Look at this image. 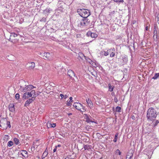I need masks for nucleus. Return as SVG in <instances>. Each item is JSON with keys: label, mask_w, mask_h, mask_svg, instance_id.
I'll return each mask as SVG.
<instances>
[{"label": "nucleus", "mask_w": 159, "mask_h": 159, "mask_svg": "<svg viewBox=\"0 0 159 159\" xmlns=\"http://www.w3.org/2000/svg\"><path fill=\"white\" fill-rule=\"evenodd\" d=\"M125 61L126 62V61H127V59L125 58Z\"/></svg>", "instance_id": "nucleus-49"}, {"label": "nucleus", "mask_w": 159, "mask_h": 159, "mask_svg": "<svg viewBox=\"0 0 159 159\" xmlns=\"http://www.w3.org/2000/svg\"><path fill=\"white\" fill-rule=\"evenodd\" d=\"M112 49V51H113L111 52L110 54V57H114L115 55V50L114 48H113Z\"/></svg>", "instance_id": "nucleus-19"}, {"label": "nucleus", "mask_w": 159, "mask_h": 159, "mask_svg": "<svg viewBox=\"0 0 159 159\" xmlns=\"http://www.w3.org/2000/svg\"><path fill=\"white\" fill-rule=\"evenodd\" d=\"M145 29L146 30H148V26H146L145 28Z\"/></svg>", "instance_id": "nucleus-45"}, {"label": "nucleus", "mask_w": 159, "mask_h": 159, "mask_svg": "<svg viewBox=\"0 0 159 159\" xmlns=\"http://www.w3.org/2000/svg\"><path fill=\"white\" fill-rule=\"evenodd\" d=\"M115 2H116L121 3L124 2V0H113Z\"/></svg>", "instance_id": "nucleus-32"}, {"label": "nucleus", "mask_w": 159, "mask_h": 159, "mask_svg": "<svg viewBox=\"0 0 159 159\" xmlns=\"http://www.w3.org/2000/svg\"><path fill=\"white\" fill-rule=\"evenodd\" d=\"M157 22H158V23L159 24V20H157Z\"/></svg>", "instance_id": "nucleus-48"}, {"label": "nucleus", "mask_w": 159, "mask_h": 159, "mask_svg": "<svg viewBox=\"0 0 159 159\" xmlns=\"http://www.w3.org/2000/svg\"><path fill=\"white\" fill-rule=\"evenodd\" d=\"M18 85L20 87L19 90L22 92H26L30 91L33 88H36L32 85H27L26 83L24 80H20L18 84Z\"/></svg>", "instance_id": "nucleus-1"}, {"label": "nucleus", "mask_w": 159, "mask_h": 159, "mask_svg": "<svg viewBox=\"0 0 159 159\" xmlns=\"http://www.w3.org/2000/svg\"><path fill=\"white\" fill-rule=\"evenodd\" d=\"M159 123V121L158 120H157L156 121V122H155V126L157 125Z\"/></svg>", "instance_id": "nucleus-41"}, {"label": "nucleus", "mask_w": 159, "mask_h": 159, "mask_svg": "<svg viewBox=\"0 0 159 159\" xmlns=\"http://www.w3.org/2000/svg\"><path fill=\"white\" fill-rule=\"evenodd\" d=\"M13 141L16 145H18L20 143L19 139L16 138L13 139Z\"/></svg>", "instance_id": "nucleus-17"}, {"label": "nucleus", "mask_w": 159, "mask_h": 159, "mask_svg": "<svg viewBox=\"0 0 159 159\" xmlns=\"http://www.w3.org/2000/svg\"><path fill=\"white\" fill-rule=\"evenodd\" d=\"M86 121L88 123L90 122H93V119L91 118V117H89L88 116L86 118Z\"/></svg>", "instance_id": "nucleus-15"}, {"label": "nucleus", "mask_w": 159, "mask_h": 159, "mask_svg": "<svg viewBox=\"0 0 159 159\" xmlns=\"http://www.w3.org/2000/svg\"><path fill=\"white\" fill-rule=\"evenodd\" d=\"M91 34H92V32H91L90 31L88 32L87 33V35L88 36H91Z\"/></svg>", "instance_id": "nucleus-39"}, {"label": "nucleus", "mask_w": 159, "mask_h": 159, "mask_svg": "<svg viewBox=\"0 0 159 159\" xmlns=\"http://www.w3.org/2000/svg\"><path fill=\"white\" fill-rule=\"evenodd\" d=\"M0 125L1 127V125L0 124Z\"/></svg>", "instance_id": "nucleus-53"}, {"label": "nucleus", "mask_w": 159, "mask_h": 159, "mask_svg": "<svg viewBox=\"0 0 159 159\" xmlns=\"http://www.w3.org/2000/svg\"><path fill=\"white\" fill-rule=\"evenodd\" d=\"M104 55L105 56H107L109 54V52L108 50L107 51L105 52V51H104Z\"/></svg>", "instance_id": "nucleus-35"}, {"label": "nucleus", "mask_w": 159, "mask_h": 159, "mask_svg": "<svg viewBox=\"0 0 159 159\" xmlns=\"http://www.w3.org/2000/svg\"><path fill=\"white\" fill-rule=\"evenodd\" d=\"M90 23V20L87 18H83L79 20L78 26L83 28L89 25Z\"/></svg>", "instance_id": "nucleus-4"}, {"label": "nucleus", "mask_w": 159, "mask_h": 159, "mask_svg": "<svg viewBox=\"0 0 159 159\" xmlns=\"http://www.w3.org/2000/svg\"><path fill=\"white\" fill-rule=\"evenodd\" d=\"M111 94L112 95V94H113V93H112Z\"/></svg>", "instance_id": "nucleus-52"}, {"label": "nucleus", "mask_w": 159, "mask_h": 159, "mask_svg": "<svg viewBox=\"0 0 159 159\" xmlns=\"http://www.w3.org/2000/svg\"><path fill=\"white\" fill-rule=\"evenodd\" d=\"M60 96L61 97V99H62L64 98V95H63L62 94H60Z\"/></svg>", "instance_id": "nucleus-40"}, {"label": "nucleus", "mask_w": 159, "mask_h": 159, "mask_svg": "<svg viewBox=\"0 0 159 159\" xmlns=\"http://www.w3.org/2000/svg\"><path fill=\"white\" fill-rule=\"evenodd\" d=\"M30 93H31V94H32V96L34 94H35V91L34 90H32L31 92H30Z\"/></svg>", "instance_id": "nucleus-38"}, {"label": "nucleus", "mask_w": 159, "mask_h": 159, "mask_svg": "<svg viewBox=\"0 0 159 159\" xmlns=\"http://www.w3.org/2000/svg\"><path fill=\"white\" fill-rule=\"evenodd\" d=\"M22 152L20 153V154L22 155L23 156L25 157L24 154H27L28 153L25 150H22Z\"/></svg>", "instance_id": "nucleus-23"}, {"label": "nucleus", "mask_w": 159, "mask_h": 159, "mask_svg": "<svg viewBox=\"0 0 159 159\" xmlns=\"http://www.w3.org/2000/svg\"><path fill=\"white\" fill-rule=\"evenodd\" d=\"M77 12L83 18H87L90 15V12L88 10L84 8L78 9Z\"/></svg>", "instance_id": "nucleus-3"}, {"label": "nucleus", "mask_w": 159, "mask_h": 159, "mask_svg": "<svg viewBox=\"0 0 159 159\" xmlns=\"http://www.w3.org/2000/svg\"><path fill=\"white\" fill-rule=\"evenodd\" d=\"M68 75L70 78L72 77L73 76H75L74 72L71 70H69L68 71Z\"/></svg>", "instance_id": "nucleus-11"}, {"label": "nucleus", "mask_w": 159, "mask_h": 159, "mask_svg": "<svg viewBox=\"0 0 159 159\" xmlns=\"http://www.w3.org/2000/svg\"><path fill=\"white\" fill-rule=\"evenodd\" d=\"M157 74H158V76L159 78V73H157Z\"/></svg>", "instance_id": "nucleus-50"}, {"label": "nucleus", "mask_w": 159, "mask_h": 159, "mask_svg": "<svg viewBox=\"0 0 159 159\" xmlns=\"http://www.w3.org/2000/svg\"><path fill=\"white\" fill-rule=\"evenodd\" d=\"M121 107L117 106L116 107V111L117 112H120Z\"/></svg>", "instance_id": "nucleus-26"}, {"label": "nucleus", "mask_w": 159, "mask_h": 159, "mask_svg": "<svg viewBox=\"0 0 159 159\" xmlns=\"http://www.w3.org/2000/svg\"><path fill=\"white\" fill-rule=\"evenodd\" d=\"M153 35H157V28L156 26H154V27Z\"/></svg>", "instance_id": "nucleus-29"}, {"label": "nucleus", "mask_w": 159, "mask_h": 159, "mask_svg": "<svg viewBox=\"0 0 159 159\" xmlns=\"http://www.w3.org/2000/svg\"><path fill=\"white\" fill-rule=\"evenodd\" d=\"M3 120L6 123V125L7 126L9 127V128H11V125H10V122L9 121H7L5 119H4Z\"/></svg>", "instance_id": "nucleus-20"}, {"label": "nucleus", "mask_w": 159, "mask_h": 159, "mask_svg": "<svg viewBox=\"0 0 159 159\" xmlns=\"http://www.w3.org/2000/svg\"><path fill=\"white\" fill-rule=\"evenodd\" d=\"M111 94L112 95V94H113V93H112Z\"/></svg>", "instance_id": "nucleus-51"}, {"label": "nucleus", "mask_w": 159, "mask_h": 159, "mask_svg": "<svg viewBox=\"0 0 159 159\" xmlns=\"http://www.w3.org/2000/svg\"><path fill=\"white\" fill-rule=\"evenodd\" d=\"M57 147H61V145H60V144H58V145H57Z\"/></svg>", "instance_id": "nucleus-46"}, {"label": "nucleus", "mask_w": 159, "mask_h": 159, "mask_svg": "<svg viewBox=\"0 0 159 159\" xmlns=\"http://www.w3.org/2000/svg\"><path fill=\"white\" fill-rule=\"evenodd\" d=\"M92 146L89 145H84V148L85 150H89L91 149Z\"/></svg>", "instance_id": "nucleus-16"}, {"label": "nucleus", "mask_w": 159, "mask_h": 159, "mask_svg": "<svg viewBox=\"0 0 159 159\" xmlns=\"http://www.w3.org/2000/svg\"><path fill=\"white\" fill-rule=\"evenodd\" d=\"M116 154L120 155L121 154V152L119 149H117L116 151Z\"/></svg>", "instance_id": "nucleus-33"}, {"label": "nucleus", "mask_w": 159, "mask_h": 159, "mask_svg": "<svg viewBox=\"0 0 159 159\" xmlns=\"http://www.w3.org/2000/svg\"><path fill=\"white\" fill-rule=\"evenodd\" d=\"M108 87H109L108 91L110 92H112L113 90V89L114 88V86H111V84H108Z\"/></svg>", "instance_id": "nucleus-14"}, {"label": "nucleus", "mask_w": 159, "mask_h": 159, "mask_svg": "<svg viewBox=\"0 0 159 159\" xmlns=\"http://www.w3.org/2000/svg\"><path fill=\"white\" fill-rule=\"evenodd\" d=\"M97 34H95L93 33H92V34H91V37L92 38H96L97 37Z\"/></svg>", "instance_id": "nucleus-25"}, {"label": "nucleus", "mask_w": 159, "mask_h": 159, "mask_svg": "<svg viewBox=\"0 0 159 159\" xmlns=\"http://www.w3.org/2000/svg\"><path fill=\"white\" fill-rule=\"evenodd\" d=\"M69 99L70 100L69 102H67L66 104L67 105L68 107L70 106L71 105V104L70 103L72 102V97H70Z\"/></svg>", "instance_id": "nucleus-18"}, {"label": "nucleus", "mask_w": 159, "mask_h": 159, "mask_svg": "<svg viewBox=\"0 0 159 159\" xmlns=\"http://www.w3.org/2000/svg\"><path fill=\"white\" fill-rule=\"evenodd\" d=\"M73 106L77 110L82 111L81 108L83 107V106L80 103H75L73 105Z\"/></svg>", "instance_id": "nucleus-6"}, {"label": "nucleus", "mask_w": 159, "mask_h": 159, "mask_svg": "<svg viewBox=\"0 0 159 159\" xmlns=\"http://www.w3.org/2000/svg\"><path fill=\"white\" fill-rule=\"evenodd\" d=\"M86 100L89 107L90 108H92L93 107V103L91 99L89 98L86 99Z\"/></svg>", "instance_id": "nucleus-10"}, {"label": "nucleus", "mask_w": 159, "mask_h": 159, "mask_svg": "<svg viewBox=\"0 0 159 159\" xmlns=\"http://www.w3.org/2000/svg\"><path fill=\"white\" fill-rule=\"evenodd\" d=\"M20 95L18 93H16L15 95V98L16 99H18L19 98Z\"/></svg>", "instance_id": "nucleus-34"}, {"label": "nucleus", "mask_w": 159, "mask_h": 159, "mask_svg": "<svg viewBox=\"0 0 159 159\" xmlns=\"http://www.w3.org/2000/svg\"><path fill=\"white\" fill-rule=\"evenodd\" d=\"M72 115V114H71V113H69V114H68V115H69H69Z\"/></svg>", "instance_id": "nucleus-47"}, {"label": "nucleus", "mask_w": 159, "mask_h": 159, "mask_svg": "<svg viewBox=\"0 0 159 159\" xmlns=\"http://www.w3.org/2000/svg\"><path fill=\"white\" fill-rule=\"evenodd\" d=\"M34 100L35 99L33 97L29 99L26 101L24 104V106L26 107L29 106V105L31 103H32Z\"/></svg>", "instance_id": "nucleus-7"}, {"label": "nucleus", "mask_w": 159, "mask_h": 159, "mask_svg": "<svg viewBox=\"0 0 159 159\" xmlns=\"http://www.w3.org/2000/svg\"><path fill=\"white\" fill-rule=\"evenodd\" d=\"M57 146H56L55 148L53 150V152H55L57 150Z\"/></svg>", "instance_id": "nucleus-43"}, {"label": "nucleus", "mask_w": 159, "mask_h": 159, "mask_svg": "<svg viewBox=\"0 0 159 159\" xmlns=\"http://www.w3.org/2000/svg\"><path fill=\"white\" fill-rule=\"evenodd\" d=\"M40 55L43 57V58L44 59L47 58L48 60H50L52 58V56L49 52L40 53Z\"/></svg>", "instance_id": "nucleus-5"}, {"label": "nucleus", "mask_w": 159, "mask_h": 159, "mask_svg": "<svg viewBox=\"0 0 159 159\" xmlns=\"http://www.w3.org/2000/svg\"><path fill=\"white\" fill-rule=\"evenodd\" d=\"M17 36V35L14 33H11L10 38V40H11L12 39L16 37Z\"/></svg>", "instance_id": "nucleus-13"}, {"label": "nucleus", "mask_w": 159, "mask_h": 159, "mask_svg": "<svg viewBox=\"0 0 159 159\" xmlns=\"http://www.w3.org/2000/svg\"><path fill=\"white\" fill-rule=\"evenodd\" d=\"M65 159H74V158H72L70 156H68L66 157Z\"/></svg>", "instance_id": "nucleus-37"}, {"label": "nucleus", "mask_w": 159, "mask_h": 159, "mask_svg": "<svg viewBox=\"0 0 159 159\" xmlns=\"http://www.w3.org/2000/svg\"><path fill=\"white\" fill-rule=\"evenodd\" d=\"M13 144V143L11 141H9L7 143V146L10 147Z\"/></svg>", "instance_id": "nucleus-24"}, {"label": "nucleus", "mask_w": 159, "mask_h": 159, "mask_svg": "<svg viewBox=\"0 0 159 159\" xmlns=\"http://www.w3.org/2000/svg\"><path fill=\"white\" fill-rule=\"evenodd\" d=\"M114 100H115V102H117V99L116 98V99H115Z\"/></svg>", "instance_id": "nucleus-44"}, {"label": "nucleus", "mask_w": 159, "mask_h": 159, "mask_svg": "<svg viewBox=\"0 0 159 159\" xmlns=\"http://www.w3.org/2000/svg\"><path fill=\"white\" fill-rule=\"evenodd\" d=\"M48 124H50L51 125V127H55L56 126V124L55 123H52V124H51L50 123V122H48Z\"/></svg>", "instance_id": "nucleus-30"}, {"label": "nucleus", "mask_w": 159, "mask_h": 159, "mask_svg": "<svg viewBox=\"0 0 159 159\" xmlns=\"http://www.w3.org/2000/svg\"><path fill=\"white\" fill-rule=\"evenodd\" d=\"M9 110L11 112H14L15 111V108L13 104H10L9 107Z\"/></svg>", "instance_id": "nucleus-12"}, {"label": "nucleus", "mask_w": 159, "mask_h": 159, "mask_svg": "<svg viewBox=\"0 0 159 159\" xmlns=\"http://www.w3.org/2000/svg\"><path fill=\"white\" fill-rule=\"evenodd\" d=\"M26 65L28 66V68L30 70L33 69L35 66V63L34 62H28Z\"/></svg>", "instance_id": "nucleus-9"}, {"label": "nucleus", "mask_w": 159, "mask_h": 159, "mask_svg": "<svg viewBox=\"0 0 159 159\" xmlns=\"http://www.w3.org/2000/svg\"><path fill=\"white\" fill-rule=\"evenodd\" d=\"M157 116V112L153 108L150 107L148 109L147 114V117L148 120H154Z\"/></svg>", "instance_id": "nucleus-2"}, {"label": "nucleus", "mask_w": 159, "mask_h": 159, "mask_svg": "<svg viewBox=\"0 0 159 159\" xmlns=\"http://www.w3.org/2000/svg\"><path fill=\"white\" fill-rule=\"evenodd\" d=\"M159 78L157 73H155L154 76L152 78V79L154 80L157 79Z\"/></svg>", "instance_id": "nucleus-27"}, {"label": "nucleus", "mask_w": 159, "mask_h": 159, "mask_svg": "<svg viewBox=\"0 0 159 159\" xmlns=\"http://www.w3.org/2000/svg\"><path fill=\"white\" fill-rule=\"evenodd\" d=\"M32 95L30 92H26L23 94V98L26 99L30 97H32Z\"/></svg>", "instance_id": "nucleus-8"}, {"label": "nucleus", "mask_w": 159, "mask_h": 159, "mask_svg": "<svg viewBox=\"0 0 159 159\" xmlns=\"http://www.w3.org/2000/svg\"><path fill=\"white\" fill-rule=\"evenodd\" d=\"M133 155L131 154V155L129 156V155H127V158H129V159H131L133 157Z\"/></svg>", "instance_id": "nucleus-36"}, {"label": "nucleus", "mask_w": 159, "mask_h": 159, "mask_svg": "<svg viewBox=\"0 0 159 159\" xmlns=\"http://www.w3.org/2000/svg\"><path fill=\"white\" fill-rule=\"evenodd\" d=\"M40 92H37L35 93V94L33 95V96L32 97L34 99H35V98L38 95H39L40 93Z\"/></svg>", "instance_id": "nucleus-22"}, {"label": "nucleus", "mask_w": 159, "mask_h": 159, "mask_svg": "<svg viewBox=\"0 0 159 159\" xmlns=\"http://www.w3.org/2000/svg\"><path fill=\"white\" fill-rule=\"evenodd\" d=\"M68 97V96L67 95H64V98L65 99H66Z\"/></svg>", "instance_id": "nucleus-42"}, {"label": "nucleus", "mask_w": 159, "mask_h": 159, "mask_svg": "<svg viewBox=\"0 0 159 159\" xmlns=\"http://www.w3.org/2000/svg\"><path fill=\"white\" fill-rule=\"evenodd\" d=\"M118 135V133H116L115 134V138H114V139L113 140V141L114 142H116V141L117 140V139Z\"/></svg>", "instance_id": "nucleus-28"}, {"label": "nucleus", "mask_w": 159, "mask_h": 159, "mask_svg": "<svg viewBox=\"0 0 159 159\" xmlns=\"http://www.w3.org/2000/svg\"><path fill=\"white\" fill-rule=\"evenodd\" d=\"M157 35H153V38L154 40L156 41H157Z\"/></svg>", "instance_id": "nucleus-31"}, {"label": "nucleus", "mask_w": 159, "mask_h": 159, "mask_svg": "<svg viewBox=\"0 0 159 159\" xmlns=\"http://www.w3.org/2000/svg\"><path fill=\"white\" fill-rule=\"evenodd\" d=\"M48 154V152L46 150H45L44 152H43V154L42 156V158H44L45 157H46L47 156V155Z\"/></svg>", "instance_id": "nucleus-21"}]
</instances>
